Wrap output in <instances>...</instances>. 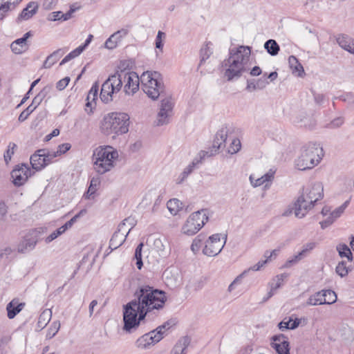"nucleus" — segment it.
Listing matches in <instances>:
<instances>
[{"instance_id": "nucleus-1", "label": "nucleus", "mask_w": 354, "mask_h": 354, "mask_svg": "<svg viewBox=\"0 0 354 354\" xmlns=\"http://www.w3.org/2000/svg\"><path fill=\"white\" fill-rule=\"evenodd\" d=\"M165 292L149 285H141L133 293V299L123 306V330L134 332L145 320L148 313L163 308Z\"/></svg>"}, {"instance_id": "nucleus-2", "label": "nucleus", "mask_w": 354, "mask_h": 354, "mask_svg": "<svg viewBox=\"0 0 354 354\" xmlns=\"http://www.w3.org/2000/svg\"><path fill=\"white\" fill-rule=\"evenodd\" d=\"M143 83V91L153 100L159 97H164L161 100L160 111L154 122L156 126H162L169 123L172 113L173 103L168 97L160 73L157 71L143 73L141 76Z\"/></svg>"}, {"instance_id": "nucleus-3", "label": "nucleus", "mask_w": 354, "mask_h": 354, "mask_svg": "<svg viewBox=\"0 0 354 354\" xmlns=\"http://www.w3.org/2000/svg\"><path fill=\"white\" fill-rule=\"evenodd\" d=\"M139 78L136 73L126 72L121 70L111 75L102 84L100 91V99L108 104L114 100L120 91L123 84L124 91L127 95H133L139 88Z\"/></svg>"}, {"instance_id": "nucleus-4", "label": "nucleus", "mask_w": 354, "mask_h": 354, "mask_svg": "<svg viewBox=\"0 0 354 354\" xmlns=\"http://www.w3.org/2000/svg\"><path fill=\"white\" fill-rule=\"evenodd\" d=\"M250 55V46L241 45L229 49L228 57L222 62L224 76L227 81L238 80L243 73L250 70L248 63Z\"/></svg>"}, {"instance_id": "nucleus-5", "label": "nucleus", "mask_w": 354, "mask_h": 354, "mask_svg": "<svg viewBox=\"0 0 354 354\" xmlns=\"http://www.w3.org/2000/svg\"><path fill=\"white\" fill-rule=\"evenodd\" d=\"M129 115L126 113H109L103 117L100 122V131L106 136L113 135V138H115L129 131Z\"/></svg>"}, {"instance_id": "nucleus-6", "label": "nucleus", "mask_w": 354, "mask_h": 354, "mask_svg": "<svg viewBox=\"0 0 354 354\" xmlns=\"http://www.w3.org/2000/svg\"><path fill=\"white\" fill-rule=\"evenodd\" d=\"M324 196V187L321 183L317 182L310 187L303 189V192L295 203V215L303 218L315 203Z\"/></svg>"}, {"instance_id": "nucleus-7", "label": "nucleus", "mask_w": 354, "mask_h": 354, "mask_svg": "<svg viewBox=\"0 0 354 354\" xmlns=\"http://www.w3.org/2000/svg\"><path fill=\"white\" fill-rule=\"evenodd\" d=\"M118 157V151L111 146L97 147L92 156L94 169L100 174L110 171L114 167L113 162Z\"/></svg>"}, {"instance_id": "nucleus-8", "label": "nucleus", "mask_w": 354, "mask_h": 354, "mask_svg": "<svg viewBox=\"0 0 354 354\" xmlns=\"http://www.w3.org/2000/svg\"><path fill=\"white\" fill-rule=\"evenodd\" d=\"M322 151V149L315 143L304 146L301 155L295 161L297 168L301 171L312 169L320 161L319 152Z\"/></svg>"}, {"instance_id": "nucleus-9", "label": "nucleus", "mask_w": 354, "mask_h": 354, "mask_svg": "<svg viewBox=\"0 0 354 354\" xmlns=\"http://www.w3.org/2000/svg\"><path fill=\"white\" fill-rule=\"evenodd\" d=\"M208 221L204 209L192 213L183 225L181 232L187 236H193L196 234Z\"/></svg>"}, {"instance_id": "nucleus-10", "label": "nucleus", "mask_w": 354, "mask_h": 354, "mask_svg": "<svg viewBox=\"0 0 354 354\" xmlns=\"http://www.w3.org/2000/svg\"><path fill=\"white\" fill-rule=\"evenodd\" d=\"M134 225L135 221L131 217L125 218L118 225V230L114 232L109 242V248L111 249V251L117 249L124 243L127 236Z\"/></svg>"}, {"instance_id": "nucleus-11", "label": "nucleus", "mask_w": 354, "mask_h": 354, "mask_svg": "<svg viewBox=\"0 0 354 354\" xmlns=\"http://www.w3.org/2000/svg\"><path fill=\"white\" fill-rule=\"evenodd\" d=\"M221 234H214L209 237L205 242V245L203 250V253L208 257H215L218 255L223 248L226 241L227 235L224 236V242L221 241Z\"/></svg>"}, {"instance_id": "nucleus-12", "label": "nucleus", "mask_w": 354, "mask_h": 354, "mask_svg": "<svg viewBox=\"0 0 354 354\" xmlns=\"http://www.w3.org/2000/svg\"><path fill=\"white\" fill-rule=\"evenodd\" d=\"M50 151L46 149H41L36 151L30 156V164L32 169L40 171L46 166L52 163L53 160L50 156Z\"/></svg>"}, {"instance_id": "nucleus-13", "label": "nucleus", "mask_w": 354, "mask_h": 354, "mask_svg": "<svg viewBox=\"0 0 354 354\" xmlns=\"http://www.w3.org/2000/svg\"><path fill=\"white\" fill-rule=\"evenodd\" d=\"M40 231L37 229L30 230L18 245L19 252L24 253L33 250L39 239Z\"/></svg>"}, {"instance_id": "nucleus-14", "label": "nucleus", "mask_w": 354, "mask_h": 354, "mask_svg": "<svg viewBox=\"0 0 354 354\" xmlns=\"http://www.w3.org/2000/svg\"><path fill=\"white\" fill-rule=\"evenodd\" d=\"M31 176V170L26 165H17L12 171L11 177L15 186L23 185L28 177Z\"/></svg>"}, {"instance_id": "nucleus-15", "label": "nucleus", "mask_w": 354, "mask_h": 354, "mask_svg": "<svg viewBox=\"0 0 354 354\" xmlns=\"http://www.w3.org/2000/svg\"><path fill=\"white\" fill-rule=\"evenodd\" d=\"M230 130L227 127H221L216 133L214 140L213 141L212 149L211 150L212 156L216 153L221 148L225 147V141L227 140Z\"/></svg>"}, {"instance_id": "nucleus-16", "label": "nucleus", "mask_w": 354, "mask_h": 354, "mask_svg": "<svg viewBox=\"0 0 354 354\" xmlns=\"http://www.w3.org/2000/svg\"><path fill=\"white\" fill-rule=\"evenodd\" d=\"M334 296V291L332 290H322L316 292L310 296L306 301L308 306H317L326 304V297Z\"/></svg>"}, {"instance_id": "nucleus-17", "label": "nucleus", "mask_w": 354, "mask_h": 354, "mask_svg": "<svg viewBox=\"0 0 354 354\" xmlns=\"http://www.w3.org/2000/svg\"><path fill=\"white\" fill-rule=\"evenodd\" d=\"M160 340V335H155V331H151L139 337L136 342V345L140 348H147L159 342Z\"/></svg>"}, {"instance_id": "nucleus-18", "label": "nucleus", "mask_w": 354, "mask_h": 354, "mask_svg": "<svg viewBox=\"0 0 354 354\" xmlns=\"http://www.w3.org/2000/svg\"><path fill=\"white\" fill-rule=\"evenodd\" d=\"M128 34L127 29H121L111 35L105 41L104 46L108 49L115 48L118 44Z\"/></svg>"}, {"instance_id": "nucleus-19", "label": "nucleus", "mask_w": 354, "mask_h": 354, "mask_svg": "<svg viewBox=\"0 0 354 354\" xmlns=\"http://www.w3.org/2000/svg\"><path fill=\"white\" fill-rule=\"evenodd\" d=\"M316 247L315 242H309L303 245V249L297 255H295L291 259L286 262V266L296 263L302 259H304L308 253L312 251Z\"/></svg>"}, {"instance_id": "nucleus-20", "label": "nucleus", "mask_w": 354, "mask_h": 354, "mask_svg": "<svg viewBox=\"0 0 354 354\" xmlns=\"http://www.w3.org/2000/svg\"><path fill=\"white\" fill-rule=\"evenodd\" d=\"M24 306L25 303H19L18 300L12 299L7 304L6 306L8 317L9 319H13L18 313L22 310Z\"/></svg>"}, {"instance_id": "nucleus-21", "label": "nucleus", "mask_w": 354, "mask_h": 354, "mask_svg": "<svg viewBox=\"0 0 354 354\" xmlns=\"http://www.w3.org/2000/svg\"><path fill=\"white\" fill-rule=\"evenodd\" d=\"M191 338L189 336L182 337L178 339L171 351V354H186V349L189 346Z\"/></svg>"}, {"instance_id": "nucleus-22", "label": "nucleus", "mask_w": 354, "mask_h": 354, "mask_svg": "<svg viewBox=\"0 0 354 354\" xmlns=\"http://www.w3.org/2000/svg\"><path fill=\"white\" fill-rule=\"evenodd\" d=\"M38 5L34 1L30 2L27 6L23 9L21 14L17 17V21L21 20H28L30 19L37 11Z\"/></svg>"}, {"instance_id": "nucleus-23", "label": "nucleus", "mask_w": 354, "mask_h": 354, "mask_svg": "<svg viewBox=\"0 0 354 354\" xmlns=\"http://www.w3.org/2000/svg\"><path fill=\"white\" fill-rule=\"evenodd\" d=\"M67 51V49L59 48L54 51L47 57L44 62L43 67L44 68H50L54 65Z\"/></svg>"}, {"instance_id": "nucleus-24", "label": "nucleus", "mask_w": 354, "mask_h": 354, "mask_svg": "<svg viewBox=\"0 0 354 354\" xmlns=\"http://www.w3.org/2000/svg\"><path fill=\"white\" fill-rule=\"evenodd\" d=\"M52 317V311L50 309H45L40 314L37 324V328L39 330L46 327L50 322Z\"/></svg>"}, {"instance_id": "nucleus-25", "label": "nucleus", "mask_w": 354, "mask_h": 354, "mask_svg": "<svg viewBox=\"0 0 354 354\" xmlns=\"http://www.w3.org/2000/svg\"><path fill=\"white\" fill-rule=\"evenodd\" d=\"M275 171L272 169H270V171L262 176L260 178H258L255 180V182L252 181V175H250V180L253 187H259L262 185L266 182H270L274 178Z\"/></svg>"}, {"instance_id": "nucleus-26", "label": "nucleus", "mask_w": 354, "mask_h": 354, "mask_svg": "<svg viewBox=\"0 0 354 354\" xmlns=\"http://www.w3.org/2000/svg\"><path fill=\"white\" fill-rule=\"evenodd\" d=\"M21 41V38H19L10 44V48L12 53L17 55H19L26 51L28 48V45L27 42L20 41Z\"/></svg>"}, {"instance_id": "nucleus-27", "label": "nucleus", "mask_w": 354, "mask_h": 354, "mask_svg": "<svg viewBox=\"0 0 354 354\" xmlns=\"http://www.w3.org/2000/svg\"><path fill=\"white\" fill-rule=\"evenodd\" d=\"M288 64L290 68L292 71V73H298L297 75L299 77H302L304 74V70L302 65L299 63V60L296 58V57L291 55L288 58Z\"/></svg>"}, {"instance_id": "nucleus-28", "label": "nucleus", "mask_w": 354, "mask_h": 354, "mask_svg": "<svg viewBox=\"0 0 354 354\" xmlns=\"http://www.w3.org/2000/svg\"><path fill=\"white\" fill-rule=\"evenodd\" d=\"M270 345L278 354H290V343L288 340H283L281 343L271 342Z\"/></svg>"}, {"instance_id": "nucleus-29", "label": "nucleus", "mask_w": 354, "mask_h": 354, "mask_svg": "<svg viewBox=\"0 0 354 354\" xmlns=\"http://www.w3.org/2000/svg\"><path fill=\"white\" fill-rule=\"evenodd\" d=\"M167 207L171 214L176 215L183 208V203L177 198H172L167 201Z\"/></svg>"}, {"instance_id": "nucleus-30", "label": "nucleus", "mask_w": 354, "mask_h": 354, "mask_svg": "<svg viewBox=\"0 0 354 354\" xmlns=\"http://www.w3.org/2000/svg\"><path fill=\"white\" fill-rule=\"evenodd\" d=\"M264 48L267 52L272 56H275L279 53L280 47L274 39H268L264 44Z\"/></svg>"}, {"instance_id": "nucleus-31", "label": "nucleus", "mask_w": 354, "mask_h": 354, "mask_svg": "<svg viewBox=\"0 0 354 354\" xmlns=\"http://www.w3.org/2000/svg\"><path fill=\"white\" fill-rule=\"evenodd\" d=\"M337 250L339 253V255L343 258L346 257L348 261H352L353 260V254L348 248V246L344 243H340L337 246Z\"/></svg>"}, {"instance_id": "nucleus-32", "label": "nucleus", "mask_w": 354, "mask_h": 354, "mask_svg": "<svg viewBox=\"0 0 354 354\" xmlns=\"http://www.w3.org/2000/svg\"><path fill=\"white\" fill-rule=\"evenodd\" d=\"M71 147V144L69 143H64L62 145H59L58 146L57 150L56 151H50V156L53 158V160L57 156H61L62 154L65 153L67 152Z\"/></svg>"}, {"instance_id": "nucleus-33", "label": "nucleus", "mask_w": 354, "mask_h": 354, "mask_svg": "<svg viewBox=\"0 0 354 354\" xmlns=\"http://www.w3.org/2000/svg\"><path fill=\"white\" fill-rule=\"evenodd\" d=\"M209 45H212L210 42L206 44V45L201 49V60L199 66H201L203 62L207 59L212 54V50L210 48Z\"/></svg>"}, {"instance_id": "nucleus-34", "label": "nucleus", "mask_w": 354, "mask_h": 354, "mask_svg": "<svg viewBox=\"0 0 354 354\" xmlns=\"http://www.w3.org/2000/svg\"><path fill=\"white\" fill-rule=\"evenodd\" d=\"M351 270V268L349 266H346V262L344 261L339 262L335 268L337 274L341 277L346 276Z\"/></svg>"}, {"instance_id": "nucleus-35", "label": "nucleus", "mask_w": 354, "mask_h": 354, "mask_svg": "<svg viewBox=\"0 0 354 354\" xmlns=\"http://www.w3.org/2000/svg\"><path fill=\"white\" fill-rule=\"evenodd\" d=\"M144 244L140 243L138 245L135 250L134 258L136 260V266L138 269L140 270L143 266L142 259V250Z\"/></svg>"}, {"instance_id": "nucleus-36", "label": "nucleus", "mask_w": 354, "mask_h": 354, "mask_svg": "<svg viewBox=\"0 0 354 354\" xmlns=\"http://www.w3.org/2000/svg\"><path fill=\"white\" fill-rule=\"evenodd\" d=\"M351 201V198L346 201L341 206L333 210L330 215L335 220L339 218L344 212L345 209L348 207Z\"/></svg>"}, {"instance_id": "nucleus-37", "label": "nucleus", "mask_w": 354, "mask_h": 354, "mask_svg": "<svg viewBox=\"0 0 354 354\" xmlns=\"http://www.w3.org/2000/svg\"><path fill=\"white\" fill-rule=\"evenodd\" d=\"M60 328V323L58 321H55L53 322L50 327L48 328L47 334H46V339H51L53 338L59 331Z\"/></svg>"}, {"instance_id": "nucleus-38", "label": "nucleus", "mask_w": 354, "mask_h": 354, "mask_svg": "<svg viewBox=\"0 0 354 354\" xmlns=\"http://www.w3.org/2000/svg\"><path fill=\"white\" fill-rule=\"evenodd\" d=\"M337 42L339 44V45L342 48H344V50L348 51L349 53H351L353 54H354V44H351L349 42H348L344 37H339L337 39Z\"/></svg>"}, {"instance_id": "nucleus-39", "label": "nucleus", "mask_w": 354, "mask_h": 354, "mask_svg": "<svg viewBox=\"0 0 354 354\" xmlns=\"http://www.w3.org/2000/svg\"><path fill=\"white\" fill-rule=\"evenodd\" d=\"M10 1L8 0H0V20H2L7 12L10 10Z\"/></svg>"}, {"instance_id": "nucleus-40", "label": "nucleus", "mask_w": 354, "mask_h": 354, "mask_svg": "<svg viewBox=\"0 0 354 354\" xmlns=\"http://www.w3.org/2000/svg\"><path fill=\"white\" fill-rule=\"evenodd\" d=\"M17 145L13 142H10L8 147V149L4 153V160L6 164L11 160L12 156L15 153V149H17Z\"/></svg>"}, {"instance_id": "nucleus-41", "label": "nucleus", "mask_w": 354, "mask_h": 354, "mask_svg": "<svg viewBox=\"0 0 354 354\" xmlns=\"http://www.w3.org/2000/svg\"><path fill=\"white\" fill-rule=\"evenodd\" d=\"M98 90V84L97 82H95L94 84H93L92 87L91 88L87 95L86 100H92L95 102L97 97Z\"/></svg>"}, {"instance_id": "nucleus-42", "label": "nucleus", "mask_w": 354, "mask_h": 354, "mask_svg": "<svg viewBox=\"0 0 354 354\" xmlns=\"http://www.w3.org/2000/svg\"><path fill=\"white\" fill-rule=\"evenodd\" d=\"M166 35L164 32L159 30L158 32L156 38V48L158 49H160V50H162L163 46H164V41L165 39Z\"/></svg>"}, {"instance_id": "nucleus-43", "label": "nucleus", "mask_w": 354, "mask_h": 354, "mask_svg": "<svg viewBox=\"0 0 354 354\" xmlns=\"http://www.w3.org/2000/svg\"><path fill=\"white\" fill-rule=\"evenodd\" d=\"M286 277V274H281L277 276L274 279H273V281L270 283V287L275 290L281 287L282 281Z\"/></svg>"}, {"instance_id": "nucleus-44", "label": "nucleus", "mask_w": 354, "mask_h": 354, "mask_svg": "<svg viewBox=\"0 0 354 354\" xmlns=\"http://www.w3.org/2000/svg\"><path fill=\"white\" fill-rule=\"evenodd\" d=\"M35 106L32 107V105H29L25 110H24L19 115L18 120L20 122L25 121L28 116L34 111Z\"/></svg>"}, {"instance_id": "nucleus-45", "label": "nucleus", "mask_w": 354, "mask_h": 354, "mask_svg": "<svg viewBox=\"0 0 354 354\" xmlns=\"http://www.w3.org/2000/svg\"><path fill=\"white\" fill-rule=\"evenodd\" d=\"M65 231L63 230L62 227L57 228L56 230H55L53 232H52L48 236H47L45 239V241L46 243H49L53 240H55L56 238H57L59 236L64 233Z\"/></svg>"}, {"instance_id": "nucleus-46", "label": "nucleus", "mask_w": 354, "mask_h": 354, "mask_svg": "<svg viewBox=\"0 0 354 354\" xmlns=\"http://www.w3.org/2000/svg\"><path fill=\"white\" fill-rule=\"evenodd\" d=\"M241 147V142L239 139H234L228 149V152L231 154L237 153Z\"/></svg>"}, {"instance_id": "nucleus-47", "label": "nucleus", "mask_w": 354, "mask_h": 354, "mask_svg": "<svg viewBox=\"0 0 354 354\" xmlns=\"http://www.w3.org/2000/svg\"><path fill=\"white\" fill-rule=\"evenodd\" d=\"M170 327V323L169 322H166L162 325L159 326L157 327L155 330L153 331H155V335H160L161 339L163 338V335L165 333V331L167 329H169Z\"/></svg>"}, {"instance_id": "nucleus-48", "label": "nucleus", "mask_w": 354, "mask_h": 354, "mask_svg": "<svg viewBox=\"0 0 354 354\" xmlns=\"http://www.w3.org/2000/svg\"><path fill=\"white\" fill-rule=\"evenodd\" d=\"M344 123V118L343 117H337L333 120L327 127L330 129H335L340 127Z\"/></svg>"}, {"instance_id": "nucleus-49", "label": "nucleus", "mask_w": 354, "mask_h": 354, "mask_svg": "<svg viewBox=\"0 0 354 354\" xmlns=\"http://www.w3.org/2000/svg\"><path fill=\"white\" fill-rule=\"evenodd\" d=\"M266 73H265L263 77L259 78L258 80H256V88H257V90H262L269 84V82L267 80V78L266 77Z\"/></svg>"}, {"instance_id": "nucleus-50", "label": "nucleus", "mask_w": 354, "mask_h": 354, "mask_svg": "<svg viewBox=\"0 0 354 354\" xmlns=\"http://www.w3.org/2000/svg\"><path fill=\"white\" fill-rule=\"evenodd\" d=\"M208 155V152L205 151H201L199 152L197 157H196L193 161L192 162L191 165H193L194 167H196L199 163L202 162V160L204 159V158Z\"/></svg>"}, {"instance_id": "nucleus-51", "label": "nucleus", "mask_w": 354, "mask_h": 354, "mask_svg": "<svg viewBox=\"0 0 354 354\" xmlns=\"http://www.w3.org/2000/svg\"><path fill=\"white\" fill-rule=\"evenodd\" d=\"M71 79L69 77H65L64 78L60 80L59 81H58L56 84V88L59 90V91H62L64 90L68 84L69 82H70Z\"/></svg>"}, {"instance_id": "nucleus-52", "label": "nucleus", "mask_w": 354, "mask_h": 354, "mask_svg": "<svg viewBox=\"0 0 354 354\" xmlns=\"http://www.w3.org/2000/svg\"><path fill=\"white\" fill-rule=\"evenodd\" d=\"M247 273V271H243L240 275H239L228 286V291L232 292L235 286L238 283H240L241 281L242 277Z\"/></svg>"}, {"instance_id": "nucleus-53", "label": "nucleus", "mask_w": 354, "mask_h": 354, "mask_svg": "<svg viewBox=\"0 0 354 354\" xmlns=\"http://www.w3.org/2000/svg\"><path fill=\"white\" fill-rule=\"evenodd\" d=\"M8 212V207L5 203L0 202V222L3 221Z\"/></svg>"}, {"instance_id": "nucleus-54", "label": "nucleus", "mask_w": 354, "mask_h": 354, "mask_svg": "<svg viewBox=\"0 0 354 354\" xmlns=\"http://www.w3.org/2000/svg\"><path fill=\"white\" fill-rule=\"evenodd\" d=\"M58 0H44L43 7L46 10H52L57 4Z\"/></svg>"}, {"instance_id": "nucleus-55", "label": "nucleus", "mask_w": 354, "mask_h": 354, "mask_svg": "<svg viewBox=\"0 0 354 354\" xmlns=\"http://www.w3.org/2000/svg\"><path fill=\"white\" fill-rule=\"evenodd\" d=\"M78 216H74L71 218L68 221H67L64 225L61 226L63 230L66 232L68 229L71 228L73 224L77 221Z\"/></svg>"}, {"instance_id": "nucleus-56", "label": "nucleus", "mask_w": 354, "mask_h": 354, "mask_svg": "<svg viewBox=\"0 0 354 354\" xmlns=\"http://www.w3.org/2000/svg\"><path fill=\"white\" fill-rule=\"evenodd\" d=\"M52 86L47 85L37 94V95L42 99V100L49 94L51 91Z\"/></svg>"}, {"instance_id": "nucleus-57", "label": "nucleus", "mask_w": 354, "mask_h": 354, "mask_svg": "<svg viewBox=\"0 0 354 354\" xmlns=\"http://www.w3.org/2000/svg\"><path fill=\"white\" fill-rule=\"evenodd\" d=\"M52 86L47 85L37 94V95L42 99V100L49 94L51 91Z\"/></svg>"}, {"instance_id": "nucleus-58", "label": "nucleus", "mask_w": 354, "mask_h": 354, "mask_svg": "<svg viewBox=\"0 0 354 354\" xmlns=\"http://www.w3.org/2000/svg\"><path fill=\"white\" fill-rule=\"evenodd\" d=\"M202 243L200 242L199 239H194L191 245V250L194 253H196L199 251L201 247Z\"/></svg>"}, {"instance_id": "nucleus-59", "label": "nucleus", "mask_w": 354, "mask_h": 354, "mask_svg": "<svg viewBox=\"0 0 354 354\" xmlns=\"http://www.w3.org/2000/svg\"><path fill=\"white\" fill-rule=\"evenodd\" d=\"M268 262V260H261L259 261L257 263L254 265L253 266L250 267L247 271V272L250 270L252 271H258L265 264H266Z\"/></svg>"}, {"instance_id": "nucleus-60", "label": "nucleus", "mask_w": 354, "mask_h": 354, "mask_svg": "<svg viewBox=\"0 0 354 354\" xmlns=\"http://www.w3.org/2000/svg\"><path fill=\"white\" fill-rule=\"evenodd\" d=\"M256 82L255 80H250L247 81V86L245 89L249 92H252L254 91L257 90V88H256Z\"/></svg>"}, {"instance_id": "nucleus-61", "label": "nucleus", "mask_w": 354, "mask_h": 354, "mask_svg": "<svg viewBox=\"0 0 354 354\" xmlns=\"http://www.w3.org/2000/svg\"><path fill=\"white\" fill-rule=\"evenodd\" d=\"M335 220L330 216L326 220L320 222L321 227L322 229H325L327 227L330 226Z\"/></svg>"}, {"instance_id": "nucleus-62", "label": "nucleus", "mask_w": 354, "mask_h": 354, "mask_svg": "<svg viewBox=\"0 0 354 354\" xmlns=\"http://www.w3.org/2000/svg\"><path fill=\"white\" fill-rule=\"evenodd\" d=\"M99 183L97 179L92 178L90 183V185L88 187V192L95 193L97 190V185Z\"/></svg>"}, {"instance_id": "nucleus-63", "label": "nucleus", "mask_w": 354, "mask_h": 354, "mask_svg": "<svg viewBox=\"0 0 354 354\" xmlns=\"http://www.w3.org/2000/svg\"><path fill=\"white\" fill-rule=\"evenodd\" d=\"M86 103L85 105V111L88 113L91 114L93 113V109L95 107V102L92 100H86Z\"/></svg>"}, {"instance_id": "nucleus-64", "label": "nucleus", "mask_w": 354, "mask_h": 354, "mask_svg": "<svg viewBox=\"0 0 354 354\" xmlns=\"http://www.w3.org/2000/svg\"><path fill=\"white\" fill-rule=\"evenodd\" d=\"M62 15L61 11L53 12L48 16V19L50 21L62 20V17H60Z\"/></svg>"}]
</instances>
